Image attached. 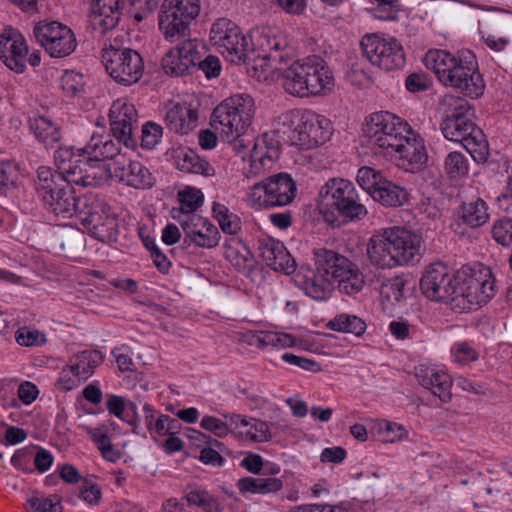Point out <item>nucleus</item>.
Returning a JSON list of instances; mask_svg holds the SVG:
<instances>
[{
    "instance_id": "f257e3e1",
    "label": "nucleus",
    "mask_w": 512,
    "mask_h": 512,
    "mask_svg": "<svg viewBox=\"0 0 512 512\" xmlns=\"http://www.w3.org/2000/svg\"><path fill=\"white\" fill-rule=\"evenodd\" d=\"M363 133L374 154L386 157L398 154L406 162L403 166L408 171L420 170L428 160L422 137L393 113L380 111L371 114Z\"/></svg>"
},
{
    "instance_id": "f03ea898",
    "label": "nucleus",
    "mask_w": 512,
    "mask_h": 512,
    "mask_svg": "<svg viewBox=\"0 0 512 512\" xmlns=\"http://www.w3.org/2000/svg\"><path fill=\"white\" fill-rule=\"evenodd\" d=\"M424 63L445 86L459 89L470 98H478L483 94L484 80L472 51L462 50L454 56L445 50H431L425 55Z\"/></svg>"
},
{
    "instance_id": "7ed1b4c3",
    "label": "nucleus",
    "mask_w": 512,
    "mask_h": 512,
    "mask_svg": "<svg viewBox=\"0 0 512 512\" xmlns=\"http://www.w3.org/2000/svg\"><path fill=\"white\" fill-rule=\"evenodd\" d=\"M421 236L405 227L376 231L369 240L367 254L379 268H392L420 258Z\"/></svg>"
},
{
    "instance_id": "20e7f679",
    "label": "nucleus",
    "mask_w": 512,
    "mask_h": 512,
    "mask_svg": "<svg viewBox=\"0 0 512 512\" xmlns=\"http://www.w3.org/2000/svg\"><path fill=\"white\" fill-rule=\"evenodd\" d=\"M317 274L313 271L310 276L297 273L295 283L298 288H362L364 278L358 267L345 256L332 250L317 248L313 250Z\"/></svg>"
},
{
    "instance_id": "39448f33",
    "label": "nucleus",
    "mask_w": 512,
    "mask_h": 512,
    "mask_svg": "<svg viewBox=\"0 0 512 512\" xmlns=\"http://www.w3.org/2000/svg\"><path fill=\"white\" fill-rule=\"evenodd\" d=\"M318 208L326 223L341 226L366 217L367 209L360 202L355 185L343 178L329 179L319 191Z\"/></svg>"
},
{
    "instance_id": "423d86ee",
    "label": "nucleus",
    "mask_w": 512,
    "mask_h": 512,
    "mask_svg": "<svg viewBox=\"0 0 512 512\" xmlns=\"http://www.w3.org/2000/svg\"><path fill=\"white\" fill-rule=\"evenodd\" d=\"M281 77L285 91L298 97L321 95L334 86L332 70L316 56L294 61L283 69Z\"/></svg>"
},
{
    "instance_id": "0eeeda50",
    "label": "nucleus",
    "mask_w": 512,
    "mask_h": 512,
    "mask_svg": "<svg viewBox=\"0 0 512 512\" xmlns=\"http://www.w3.org/2000/svg\"><path fill=\"white\" fill-rule=\"evenodd\" d=\"M61 170L47 166L37 169L34 190L44 209L63 220L74 216L79 203L71 181Z\"/></svg>"
},
{
    "instance_id": "6e6552de",
    "label": "nucleus",
    "mask_w": 512,
    "mask_h": 512,
    "mask_svg": "<svg viewBox=\"0 0 512 512\" xmlns=\"http://www.w3.org/2000/svg\"><path fill=\"white\" fill-rule=\"evenodd\" d=\"M278 131L286 135L291 145L312 149L330 140L332 122L323 115L306 110L300 116L288 111L278 120Z\"/></svg>"
},
{
    "instance_id": "1a4fd4ad",
    "label": "nucleus",
    "mask_w": 512,
    "mask_h": 512,
    "mask_svg": "<svg viewBox=\"0 0 512 512\" xmlns=\"http://www.w3.org/2000/svg\"><path fill=\"white\" fill-rule=\"evenodd\" d=\"M55 161L72 184L98 187L111 177L110 168L99 161L89 160L74 147H60L55 153Z\"/></svg>"
},
{
    "instance_id": "9d476101",
    "label": "nucleus",
    "mask_w": 512,
    "mask_h": 512,
    "mask_svg": "<svg viewBox=\"0 0 512 512\" xmlns=\"http://www.w3.org/2000/svg\"><path fill=\"white\" fill-rule=\"evenodd\" d=\"M254 113V100L250 95H233L216 106L211 115V124L221 134H244L252 123Z\"/></svg>"
},
{
    "instance_id": "9b49d317",
    "label": "nucleus",
    "mask_w": 512,
    "mask_h": 512,
    "mask_svg": "<svg viewBox=\"0 0 512 512\" xmlns=\"http://www.w3.org/2000/svg\"><path fill=\"white\" fill-rule=\"evenodd\" d=\"M74 215L98 240L105 242L116 238L118 222L110 206L94 196L79 198Z\"/></svg>"
},
{
    "instance_id": "f8f14e48",
    "label": "nucleus",
    "mask_w": 512,
    "mask_h": 512,
    "mask_svg": "<svg viewBox=\"0 0 512 512\" xmlns=\"http://www.w3.org/2000/svg\"><path fill=\"white\" fill-rule=\"evenodd\" d=\"M296 191L291 175L278 173L255 183L248 193V200L255 209L281 207L293 201Z\"/></svg>"
},
{
    "instance_id": "ddd939ff",
    "label": "nucleus",
    "mask_w": 512,
    "mask_h": 512,
    "mask_svg": "<svg viewBox=\"0 0 512 512\" xmlns=\"http://www.w3.org/2000/svg\"><path fill=\"white\" fill-rule=\"evenodd\" d=\"M199 12V0H165L159 13V29L170 41L189 37L190 25Z\"/></svg>"
},
{
    "instance_id": "4468645a",
    "label": "nucleus",
    "mask_w": 512,
    "mask_h": 512,
    "mask_svg": "<svg viewBox=\"0 0 512 512\" xmlns=\"http://www.w3.org/2000/svg\"><path fill=\"white\" fill-rule=\"evenodd\" d=\"M102 63L107 73L125 86L137 83L144 71L141 55L131 48H121L110 43L102 49Z\"/></svg>"
},
{
    "instance_id": "2eb2a0df",
    "label": "nucleus",
    "mask_w": 512,
    "mask_h": 512,
    "mask_svg": "<svg viewBox=\"0 0 512 512\" xmlns=\"http://www.w3.org/2000/svg\"><path fill=\"white\" fill-rule=\"evenodd\" d=\"M247 52H253L254 59L249 65L254 69L270 67L280 74L284 69L282 65L289 59V45L286 37L280 33L276 34L271 29H264L257 36L255 43L249 39Z\"/></svg>"
},
{
    "instance_id": "dca6fc26",
    "label": "nucleus",
    "mask_w": 512,
    "mask_h": 512,
    "mask_svg": "<svg viewBox=\"0 0 512 512\" xmlns=\"http://www.w3.org/2000/svg\"><path fill=\"white\" fill-rule=\"evenodd\" d=\"M360 46L366 59L384 71L399 70L405 65L404 49L393 37L385 38L378 33L366 34L362 37Z\"/></svg>"
},
{
    "instance_id": "f3484780",
    "label": "nucleus",
    "mask_w": 512,
    "mask_h": 512,
    "mask_svg": "<svg viewBox=\"0 0 512 512\" xmlns=\"http://www.w3.org/2000/svg\"><path fill=\"white\" fill-rule=\"evenodd\" d=\"M210 43L222 54L227 52L233 56L231 61H242L249 65L253 60V52H247L249 38L242 34L240 27L228 18H218L211 25Z\"/></svg>"
},
{
    "instance_id": "a211bd4d",
    "label": "nucleus",
    "mask_w": 512,
    "mask_h": 512,
    "mask_svg": "<svg viewBox=\"0 0 512 512\" xmlns=\"http://www.w3.org/2000/svg\"><path fill=\"white\" fill-rule=\"evenodd\" d=\"M444 137L460 142L476 163H485L489 157V144L483 131L471 119L441 123Z\"/></svg>"
},
{
    "instance_id": "6ab92c4d",
    "label": "nucleus",
    "mask_w": 512,
    "mask_h": 512,
    "mask_svg": "<svg viewBox=\"0 0 512 512\" xmlns=\"http://www.w3.org/2000/svg\"><path fill=\"white\" fill-rule=\"evenodd\" d=\"M33 34L51 57H66L76 48V39L72 30L57 21L38 22L34 26Z\"/></svg>"
},
{
    "instance_id": "aec40b11",
    "label": "nucleus",
    "mask_w": 512,
    "mask_h": 512,
    "mask_svg": "<svg viewBox=\"0 0 512 512\" xmlns=\"http://www.w3.org/2000/svg\"><path fill=\"white\" fill-rule=\"evenodd\" d=\"M475 270L469 265H463L453 272L443 262H434L428 265L420 279V288H459L461 284H472Z\"/></svg>"
},
{
    "instance_id": "412c9836",
    "label": "nucleus",
    "mask_w": 512,
    "mask_h": 512,
    "mask_svg": "<svg viewBox=\"0 0 512 512\" xmlns=\"http://www.w3.org/2000/svg\"><path fill=\"white\" fill-rule=\"evenodd\" d=\"M108 116L113 136L123 141L126 148H135L134 133L138 128L135 106L126 99H117L112 103Z\"/></svg>"
},
{
    "instance_id": "4be33fe9",
    "label": "nucleus",
    "mask_w": 512,
    "mask_h": 512,
    "mask_svg": "<svg viewBox=\"0 0 512 512\" xmlns=\"http://www.w3.org/2000/svg\"><path fill=\"white\" fill-rule=\"evenodd\" d=\"M423 295L436 303L444 304L455 311L474 309L486 304L494 297V290H421Z\"/></svg>"
},
{
    "instance_id": "5701e85b",
    "label": "nucleus",
    "mask_w": 512,
    "mask_h": 512,
    "mask_svg": "<svg viewBox=\"0 0 512 512\" xmlns=\"http://www.w3.org/2000/svg\"><path fill=\"white\" fill-rule=\"evenodd\" d=\"M198 43L186 39L170 49L162 58V68L167 75L180 77L195 71V61H199Z\"/></svg>"
},
{
    "instance_id": "b1692460",
    "label": "nucleus",
    "mask_w": 512,
    "mask_h": 512,
    "mask_svg": "<svg viewBox=\"0 0 512 512\" xmlns=\"http://www.w3.org/2000/svg\"><path fill=\"white\" fill-rule=\"evenodd\" d=\"M28 46L22 34L13 29H5L0 34V59L12 71L24 72Z\"/></svg>"
},
{
    "instance_id": "393cba45",
    "label": "nucleus",
    "mask_w": 512,
    "mask_h": 512,
    "mask_svg": "<svg viewBox=\"0 0 512 512\" xmlns=\"http://www.w3.org/2000/svg\"><path fill=\"white\" fill-rule=\"evenodd\" d=\"M124 4V0H93L89 17L93 32L103 36L114 29L119 23Z\"/></svg>"
},
{
    "instance_id": "a878e982",
    "label": "nucleus",
    "mask_w": 512,
    "mask_h": 512,
    "mask_svg": "<svg viewBox=\"0 0 512 512\" xmlns=\"http://www.w3.org/2000/svg\"><path fill=\"white\" fill-rule=\"evenodd\" d=\"M121 144L123 141L113 134H93L85 147L76 150L92 161L103 163L104 160H112L115 167L119 157L125 155L121 151Z\"/></svg>"
},
{
    "instance_id": "bb28decb",
    "label": "nucleus",
    "mask_w": 512,
    "mask_h": 512,
    "mask_svg": "<svg viewBox=\"0 0 512 512\" xmlns=\"http://www.w3.org/2000/svg\"><path fill=\"white\" fill-rule=\"evenodd\" d=\"M185 235L202 248H214L220 240V233L215 225L198 214L185 215L181 222Z\"/></svg>"
},
{
    "instance_id": "cd10ccee",
    "label": "nucleus",
    "mask_w": 512,
    "mask_h": 512,
    "mask_svg": "<svg viewBox=\"0 0 512 512\" xmlns=\"http://www.w3.org/2000/svg\"><path fill=\"white\" fill-rule=\"evenodd\" d=\"M257 243L259 256L267 266L275 271H283L286 274H291L295 271V260L281 241L271 237H263Z\"/></svg>"
},
{
    "instance_id": "c85d7f7f",
    "label": "nucleus",
    "mask_w": 512,
    "mask_h": 512,
    "mask_svg": "<svg viewBox=\"0 0 512 512\" xmlns=\"http://www.w3.org/2000/svg\"><path fill=\"white\" fill-rule=\"evenodd\" d=\"M114 172L119 181L135 189L150 188L154 184L150 171L142 163L132 161L126 155L119 157Z\"/></svg>"
},
{
    "instance_id": "c756f323",
    "label": "nucleus",
    "mask_w": 512,
    "mask_h": 512,
    "mask_svg": "<svg viewBox=\"0 0 512 512\" xmlns=\"http://www.w3.org/2000/svg\"><path fill=\"white\" fill-rule=\"evenodd\" d=\"M198 110L186 101L171 105L165 114V124L170 131L185 135L196 128Z\"/></svg>"
},
{
    "instance_id": "7c9ffc66",
    "label": "nucleus",
    "mask_w": 512,
    "mask_h": 512,
    "mask_svg": "<svg viewBox=\"0 0 512 512\" xmlns=\"http://www.w3.org/2000/svg\"><path fill=\"white\" fill-rule=\"evenodd\" d=\"M415 371L418 382L425 389L430 390L442 402L451 400L452 379L446 372L425 365L417 366Z\"/></svg>"
},
{
    "instance_id": "2f4dec72",
    "label": "nucleus",
    "mask_w": 512,
    "mask_h": 512,
    "mask_svg": "<svg viewBox=\"0 0 512 512\" xmlns=\"http://www.w3.org/2000/svg\"><path fill=\"white\" fill-rule=\"evenodd\" d=\"M29 128L45 147H54L61 139L60 128L50 118L36 114L29 117Z\"/></svg>"
},
{
    "instance_id": "473e14b6",
    "label": "nucleus",
    "mask_w": 512,
    "mask_h": 512,
    "mask_svg": "<svg viewBox=\"0 0 512 512\" xmlns=\"http://www.w3.org/2000/svg\"><path fill=\"white\" fill-rule=\"evenodd\" d=\"M103 361L102 354L97 350L82 351L69 359L74 375L87 380L92 376L96 367Z\"/></svg>"
},
{
    "instance_id": "72a5a7b5",
    "label": "nucleus",
    "mask_w": 512,
    "mask_h": 512,
    "mask_svg": "<svg viewBox=\"0 0 512 512\" xmlns=\"http://www.w3.org/2000/svg\"><path fill=\"white\" fill-rule=\"evenodd\" d=\"M441 110L443 113L442 123L459 122L469 117L471 109L469 102L462 97L446 94L441 100Z\"/></svg>"
},
{
    "instance_id": "f704fd0d",
    "label": "nucleus",
    "mask_w": 512,
    "mask_h": 512,
    "mask_svg": "<svg viewBox=\"0 0 512 512\" xmlns=\"http://www.w3.org/2000/svg\"><path fill=\"white\" fill-rule=\"evenodd\" d=\"M407 190L389 180H385L376 191L373 190L372 198L386 207H400L408 201Z\"/></svg>"
},
{
    "instance_id": "c9c22d12",
    "label": "nucleus",
    "mask_w": 512,
    "mask_h": 512,
    "mask_svg": "<svg viewBox=\"0 0 512 512\" xmlns=\"http://www.w3.org/2000/svg\"><path fill=\"white\" fill-rule=\"evenodd\" d=\"M283 486L279 478L244 477L238 480L237 487L241 493L268 494L279 491Z\"/></svg>"
},
{
    "instance_id": "e433bc0d",
    "label": "nucleus",
    "mask_w": 512,
    "mask_h": 512,
    "mask_svg": "<svg viewBox=\"0 0 512 512\" xmlns=\"http://www.w3.org/2000/svg\"><path fill=\"white\" fill-rule=\"evenodd\" d=\"M225 257L239 271L249 270L253 267V256L239 239H232L231 243L225 245Z\"/></svg>"
},
{
    "instance_id": "4c0bfd02",
    "label": "nucleus",
    "mask_w": 512,
    "mask_h": 512,
    "mask_svg": "<svg viewBox=\"0 0 512 512\" xmlns=\"http://www.w3.org/2000/svg\"><path fill=\"white\" fill-rule=\"evenodd\" d=\"M326 327L330 330L351 333L357 337L362 336L366 331V323L356 315L342 313L336 315L327 322Z\"/></svg>"
},
{
    "instance_id": "58836bf2",
    "label": "nucleus",
    "mask_w": 512,
    "mask_h": 512,
    "mask_svg": "<svg viewBox=\"0 0 512 512\" xmlns=\"http://www.w3.org/2000/svg\"><path fill=\"white\" fill-rule=\"evenodd\" d=\"M106 407L110 414L131 425H136L139 422L136 404L131 401L125 402V399L121 396L110 395Z\"/></svg>"
},
{
    "instance_id": "ea45409f",
    "label": "nucleus",
    "mask_w": 512,
    "mask_h": 512,
    "mask_svg": "<svg viewBox=\"0 0 512 512\" xmlns=\"http://www.w3.org/2000/svg\"><path fill=\"white\" fill-rule=\"evenodd\" d=\"M177 168L183 172L203 176H213L215 174L213 166L194 151L184 153L183 157H180L177 161Z\"/></svg>"
},
{
    "instance_id": "a19ab883",
    "label": "nucleus",
    "mask_w": 512,
    "mask_h": 512,
    "mask_svg": "<svg viewBox=\"0 0 512 512\" xmlns=\"http://www.w3.org/2000/svg\"><path fill=\"white\" fill-rule=\"evenodd\" d=\"M459 217L465 224L472 228L482 226L489 218L486 203L478 199L475 202L463 204L459 212Z\"/></svg>"
},
{
    "instance_id": "79ce46f5",
    "label": "nucleus",
    "mask_w": 512,
    "mask_h": 512,
    "mask_svg": "<svg viewBox=\"0 0 512 512\" xmlns=\"http://www.w3.org/2000/svg\"><path fill=\"white\" fill-rule=\"evenodd\" d=\"M18 165L11 160L0 162V194L8 196L18 185Z\"/></svg>"
},
{
    "instance_id": "37998d69",
    "label": "nucleus",
    "mask_w": 512,
    "mask_h": 512,
    "mask_svg": "<svg viewBox=\"0 0 512 512\" xmlns=\"http://www.w3.org/2000/svg\"><path fill=\"white\" fill-rule=\"evenodd\" d=\"M82 428L96 444L97 448L106 460L116 461L119 458V454L115 451L110 438L105 431L101 428H92L90 426H82Z\"/></svg>"
},
{
    "instance_id": "c03bdc74",
    "label": "nucleus",
    "mask_w": 512,
    "mask_h": 512,
    "mask_svg": "<svg viewBox=\"0 0 512 512\" xmlns=\"http://www.w3.org/2000/svg\"><path fill=\"white\" fill-rule=\"evenodd\" d=\"M356 180L359 186L372 197L373 190L376 191V189L383 185L386 178L382 175L381 171L369 166H363L358 170Z\"/></svg>"
},
{
    "instance_id": "a18cd8bd",
    "label": "nucleus",
    "mask_w": 512,
    "mask_h": 512,
    "mask_svg": "<svg viewBox=\"0 0 512 512\" xmlns=\"http://www.w3.org/2000/svg\"><path fill=\"white\" fill-rule=\"evenodd\" d=\"M212 211L224 233L236 234L240 230L238 216L230 212L225 205L215 202Z\"/></svg>"
},
{
    "instance_id": "49530a36",
    "label": "nucleus",
    "mask_w": 512,
    "mask_h": 512,
    "mask_svg": "<svg viewBox=\"0 0 512 512\" xmlns=\"http://www.w3.org/2000/svg\"><path fill=\"white\" fill-rule=\"evenodd\" d=\"M188 504L201 507L204 512H223L222 505L208 492L192 490L186 495Z\"/></svg>"
},
{
    "instance_id": "de8ad7c7",
    "label": "nucleus",
    "mask_w": 512,
    "mask_h": 512,
    "mask_svg": "<svg viewBox=\"0 0 512 512\" xmlns=\"http://www.w3.org/2000/svg\"><path fill=\"white\" fill-rule=\"evenodd\" d=\"M178 199L182 211L188 215L195 214L194 212L202 205L204 196L201 190L194 187H186L178 193Z\"/></svg>"
},
{
    "instance_id": "09e8293b",
    "label": "nucleus",
    "mask_w": 512,
    "mask_h": 512,
    "mask_svg": "<svg viewBox=\"0 0 512 512\" xmlns=\"http://www.w3.org/2000/svg\"><path fill=\"white\" fill-rule=\"evenodd\" d=\"M475 270V274L472 279V284H461L466 288H472L473 286H479V288H494L495 277L488 266L482 263H474L473 265L468 264Z\"/></svg>"
},
{
    "instance_id": "8fccbe9b",
    "label": "nucleus",
    "mask_w": 512,
    "mask_h": 512,
    "mask_svg": "<svg viewBox=\"0 0 512 512\" xmlns=\"http://www.w3.org/2000/svg\"><path fill=\"white\" fill-rule=\"evenodd\" d=\"M30 512H62V505L59 497H32L28 500Z\"/></svg>"
},
{
    "instance_id": "3c124183",
    "label": "nucleus",
    "mask_w": 512,
    "mask_h": 512,
    "mask_svg": "<svg viewBox=\"0 0 512 512\" xmlns=\"http://www.w3.org/2000/svg\"><path fill=\"white\" fill-rule=\"evenodd\" d=\"M445 170L450 177L455 178L468 172V164L460 152H450L445 159Z\"/></svg>"
},
{
    "instance_id": "603ef678",
    "label": "nucleus",
    "mask_w": 512,
    "mask_h": 512,
    "mask_svg": "<svg viewBox=\"0 0 512 512\" xmlns=\"http://www.w3.org/2000/svg\"><path fill=\"white\" fill-rule=\"evenodd\" d=\"M492 234L497 243L510 246L512 244V219L502 218L497 220L493 225Z\"/></svg>"
},
{
    "instance_id": "864d4df0",
    "label": "nucleus",
    "mask_w": 512,
    "mask_h": 512,
    "mask_svg": "<svg viewBox=\"0 0 512 512\" xmlns=\"http://www.w3.org/2000/svg\"><path fill=\"white\" fill-rule=\"evenodd\" d=\"M61 87L67 96L74 97L84 88L83 76L74 71H66L61 77Z\"/></svg>"
},
{
    "instance_id": "5fc2aeb1",
    "label": "nucleus",
    "mask_w": 512,
    "mask_h": 512,
    "mask_svg": "<svg viewBox=\"0 0 512 512\" xmlns=\"http://www.w3.org/2000/svg\"><path fill=\"white\" fill-rule=\"evenodd\" d=\"M250 424L246 427L247 430L244 432L246 437L254 442H266L271 438L269 427L266 422L250 419Z\"/></svg>"
},
{
    "instance_id": "6e6d98bb",
    "label": "nucleus",
    "mask_w": 512,
    "mask_h": 512,
    "mask_svg": "<svg viewBox=\"0 0 512 512\" xmlns=\"http://www.w3.org/2000/svg\"><path fill=\"white\" fill-rule=\"evenodd\" d=\"M163 134V128L161 125L154 122H147L142 126V146L144 148L155 147Z\"/></svg>"
},
{
    "instance_id": "4d7b16f0",
    "label": "nucleus",
    "mask_w": 512,
    "mask_h": 512,
    "mask_svg": "<svg viewBox=\"0 0 512 512\" xmlns=\"http://www.w3.org/2000/svg\"><path fill=\"white\" fill-rule=\"evenodd\" d=\"M179 428V421L177 419H173L168 415H158V418L155 420V424L153 425L150 434L153 437L156 436H166L168 434H172Z\"/></svg>"
},
{
    "instance_id": "13d9d810",
    "label": "nucleus",
    "mask_w": 512,
    "mask_h": 512,
    "mask_svg": "<svg viewBox=\"0 0 512 512\" xmlns=\"http://www.w3.org/2000/svg\"><path fill=\"white\" fill-rule=\"evenodd\" d=\"M201 70L208 79L218 77L221 72V64L218 57L208 55L202 59L199 53V61H195V71Z\"/></svg>"
},
{
    "instance_id": "bf43d9fd",
    "label": "nucleus",
    "mask_w": 512,
    "mask_h": 512,
    "mask_svg": "<svg viewBox=\"0 0 512 512\" xmlns=\"http://www.w3.org/2000/svg\"><path fill=\"white\" fill-rule=\"evenodd\" d=\"M454 359L457 363L466 365L478 359V352L467 342L456 343L452 348Z\"/></svg>"
},
{
    "instance_id": "052dcab7",
    "label": "nucleus",
    "mask_w": 512,
    "mask_h": 512,
    "mask_svg": "<svg viewBox=\"0 0 512 512\" xmlns=\"http://www.w3.org/2000/svg\"><path fill=\"white\" fill-rule=\"evenodd\" d=\"M16 385L17 379L15 378L0 379V398L3 400L4 406L19 407L18 400L13 397Z\"/></svg>"
},
{
    "instance_id": "680f3d73",
    "label": "nucleus",
    "mask_w": 512,
    "mask_h": 512,
    "mask_svg": "<svg viewBox=\"0 0 512 512\" xmlns=\"http://www.w3.org/2000/svg\"><path fill=\"white\" fill-rule=\"evenodd\" d=\"M78 490L79 497L89 504H97L101 498V490L92 480L84 479Z\"/></svg>"
},
{
    "instance_id": "e2e57ef3",
    "label": "nucleus",
    "mask_w": 512,
    "mask_h": 512,
    "mask_svg": "<svg viewBox=\"0 0 512 512\" xmlns=\"http://www.w3.org/2000/svg\"><path fill=\"white\" fill-rule=\"evenodd\" d=\"M282 360L290 365L297 366L303 370L311 372L321 371V366L318 362L292 353H284L281 356Z\"/></svg>"
},
{
    "instance_id": "0e129e2a",
    "label": "nucleus",
    "mask_w": 512,
    "mask_h": 512,
    "mask_svg": "<svg viewBox=\"0 0 512 512\" xmlns=\"http://www.w3.org/2000/svg\"><path fill=\"white\" fill-rule=\"evenodd\" d=\"M380 431L384 434L386 442L400 441L407 435L403 426L390 421H383L380 424Z\"/></svg>"
},
{
    "instance_id": "69168bd1",
    "label": "nucleus",
    "mask_w": 512,
    "mask_h": 512,
    "mask_svg": "<svg viewBox=\"0 0 512 512\" xmlns=\"http://www.w3.org/2000/svg\"><path fill=\"white\" fill-rule=\"evenodd\" d=\"M201 427L207 431L214 433L217 437H224L230 431L227 422H224L213 416L203 417L201 420Z\"/></svg>"
},
{
    "instance_id": "338daca9",
    "label": "nucleus",
    "mask_w": 512,
    "mask_h": 512,
    "mask_svg": "<svg viewBox=\"0 0 512 512\" xmlns=\"http://www.w3.org/2000/svg\"><path fill=\"white\" fill-rule=\"evenodd\" d=\"M405 86L413 93L425 91L430 86V79L424 72H414L406 78Z\"/></svg>"
},
{
    "instance_id": "774afa93",
    "label": "nucleus",
    "mask_w": 512,
    "mask_h": 512,
    "mask_svg": "<svg viewBox=\"0 0 512 512\" xmlns=\"http://www.w3.org/2000/svg\"><path fill=\"white\" fill-rule=\"evenodd\" d=\"M18 398L25 405H30L38 397L39 390L35 384L30 381L22 382L17 389Z\"/></svg>"
}]
</instances>
